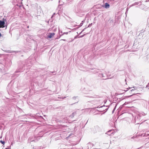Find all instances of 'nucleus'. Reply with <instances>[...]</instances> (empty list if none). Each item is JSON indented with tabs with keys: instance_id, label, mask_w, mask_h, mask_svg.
<instances>
[{
	"instance_id": "obj_1",
	"label": "nucleus",
	"mask_w": 149,
	"mask_h": 149,
	"mask_svg": "<svg viewBox=\"0 0 149 149\" xmlns=\"http://www.w3.org/2000/svg\"><path fill=\"white\" fill-rule=\"evenodd\" d=\"M140 120V117L139 116H137V118H135V123H136V124H140L141 123H140V122L139 121Z\"/></svg>"
},
{
	"instance_id": "obj_2",
	"label": "nucleus",
	"mask_w": 149,
	"mask_h": 149,
	"mask_svg": "<svg viewBox=\"0 0 149 149\" xmlns=\"http://www.w3.org/2000/svg\"><path fill=\"white\" fill-rule=\"evenodd\" d=\"M102 6L105 8H108L109 7L110 5L108 3H105L104 6Z\"/></svg>"
},
{
	"instance_id": "obj_3",
	"label": "nucleus",
	"mask_w": 149,
	"mask_h": 149,
	"mask_svg": "<svg viewBox=\"0 0 149 149\" xmlns=\"http://www.w3.org/2000/svg\"><path fill=\"white\" fill-rule=\"evenodd\" d=\"M55 35L54 33H49V35L48 36V38H51Z\"/></svg>"
},
{
	"instance_id": "obj_4",
	"label": "nucleus",
	"mask_w": 149,
	"mask_h": 149,
	"mask_svg": "<svg viewBox=\"0 0 149 149\" xmlns=\"http://www.w3.org/2000/svg\"><path fill=\"white\" fill-rule=\"evenodd\" d=\"M5 23L4 21L0 20V26H3Z\"/></svg>"
},
{
	"instance_id": "obj_5",
	"label": "nucleus",
	"mask_w": 149,
	"mask_h": 149,
	"mask_svg": "<svg viewBox=\"0 0 149 149\" xmlns=\"http://www.w3.org/2000/svg\"><path fill=\"white\" fill-rule=\"evenodd\" d=\"M76 112H74L73 113L70 115V117H71V118H73L74 116L76 115Z\"/></svg>"
},
{
	"instance_id": "obj_6",
	"label": "nucleus",
	"mask_w": 149,
	"mask_h": 149,
	"mask_svg": "<svg viewBox=\"0 0 149 149\" xmlns=\"http://www.w3.org/2000/svg\"><path fill=\"white\" fill-rule=\"evenodd\" d=\"M140 2H135L132 5L130 6V7L134 6L136 5H137L139 4V3H140Z\"/></svg>"
},
{
	"instance_id": "obj_7",
	"label": "nucleus",
	"mask_w": 149,
	"mask_h": 149,
	"mask_svg": "<svg viewBox=\"0 0 149 149\" xmlns=\"http://www.w3.org/2000/svg\"><path fill=\"white\" fill-rule=\"evenodd\" d=\"M99 76L103 78L104 77L103 74H99Z\"/></svg>"
},
{
	"instance_id": "obj_8",
	"label": "nucleus",
	"mask_w": 149,
	"mask_h": 149,
	"mask_svg": "<svg viewBox=\"0 0 149 149\" xmlns=\"http://www.w3.org/2000/svg\"><path fill=\"white\" fill-rule=\"evenodd\" d=\"M0 142L2 144H3V145L5 143V142L4 141H1V140L0 141Z\"/></svg>"
},
{
	"instance_id": "obj_9",
	"label": "nucleus",
	"mask_w": 149,
	"mask_h": 149,
	"mask_svg": "<svg viewBox=\"0 0 149 149\" xmlns=\"http://www.w3.org/2000/svg\"><path fill=\"white\" fill-rule=\"evenodd\" d=\"M85 34H84V35H81V36H79L78 37V38H82V37H84V36H85Z\"/></svg>"
},
{
	"instance_id": "obj_10",
	"label": "nucleus",
	"mask_w": 149,
	"mask_h": 149,
	"mask_svg": "<svg viewBox=\"0 0 149 149\" xmlns=\"http://www.w3.org/2000/svg\"><path fill=\"white\" fill-rule=\"evenodd\" d=\"M116 105L115 107L114 108V109H113V111H112V113H113L114 111L116 109Z\"/></svg>"
},
{
	"instance_id": "obj_11",
	"label": "nucleus",
	"mask_w": 149,
	"mask_h": 149,
	"mask_svg": "<svg viewBox=\"0 0 149 149\" xmlns=\"http://www.w3.org/2000/svg\"><path fill=\"white\" fill-rule=\"evenodd\" d=\"M61 34H60V33H59V35H60L59 38H60V37L61 36H62V35H63V33H62V31H61Z\"/></svg>"
},
{
	"instance_id": "obj_12",
	"label": "nucleus",
	"mask_w": 149,
	"mask_h": 149,
	"mask_svg": "<svg viewBox=\"0 0 149 149\" xmlns=\"http://www.w3.org/2000/svg\"><path fill=\"white\" fill-rule=\"evenodd\" d=\"M83 22V21H82V23H81L80 24V26H81L82 25H83V23H82V22Z\"/></svg>"
},
{
	"instance_id": "obj_13",
	"label": "nucleus",
	"mask_w": 149,
	"mask_h": 149,
	"mask_svg": "<svg viewBox=\"0 0 149 149\" xmlns=\"http://www.w3.org/2000/svg\"><path fill=\"white\" fill-rule=\"evenodd\" d=\"M68 32H65V33H63V35H64V34H68Z\"/></svg>"
},
{
	"instance_id": "obj_14",
	"label": "nucleus",
	"mask_w": 149,
	"mask_h": 149,
	"mask_svg": "<svg viewBox=\"0 0 149 149\" xmlns=\"http://www.w3.org/2000/svg\"><path fill=\"white\" fill-rule=\"evenodd\" d=\"M86 29V28H85L84 29L79 33V34H80L83 32V31H84V29Z\"/></svg>"
},
{
	"instance_id": "obj_15",
	"label": "nucleus",
	"mask_w": 149,
	"mask_h": 149,
	"mask_svg": "<svg viewBox=\"0 0 149 149\" xmlns=\"http://www.w3.org/2000/svg\"><path fill=\"white\" fill-rule=\"evenodd\" d=\"M77 97H73V99L75 100V99H76V98Z\"/></svg>"
},
{
	"instance_id": "obj_16",
	"label": "nucleus",
	"mask_w": 149,
	"mask_h": 149,
	"mask_svg": "<svg viewBox=\"0 0 149 149\" xmlns=\"http://www.w3.org/2000/svg\"><path fill=\"white\" fill-rule=\"evenodd\" d=\"M95 70H96L95 72H95V73H97V72L98 71L96 70H97L95 69Z\"/></svg>"
},
{
	"instance_id": "obj_17",
	"label": "nucleus",
	"mask_w": 149,
	"mask_h": 149,
	"mask_svg": "<svg viewBox=\"0 0 149 149\" xmlns=\"http://www.w3.org/2000/svg\"><path fill=\"white\" fill-rule=\"evenodd\" d=\"M134 89H136V87H132Z\"/></svg>"
},
{
	"instance_id": "obj_18",
	"label": "nucleus",
	"mask_w": 149,
	"mask_h": 149,
	"mask_svg": "<svg viewBox=\"0 0 149 149\" xmlns=\"http://www.w3.org/2000/svg\"><path fill=\"white\" fill-rule=\"evenodd\" d=\"M91 24H89V25H88V27H91Z\"/></svg>"
},
{
	"instance_id": "obj_19",
	"label": "nucleus",
	"mask_w": 149,
	"mask_h": 149,
	"mask_svg": "<svg viewBox=\"0 0 149 149\" xmlns=\"http://www.w3.org/2000/svg\"><path fill=\"white\" fill-rule=\"evenodd\" d=\"M58 30H59V32H58L59 33H60V30H59V28L58 29Z\"/></svg>"
},
{
	"instance_id": "obj_20",
	"label": "nucleus",
	"mask_w": 149,
	"mask_h": 149,
	"mask_svg": "<svg viewBox=\"0 0 149 149\" xmlns=\"http://www.w3.org/2000/svg\"><path fill=\"white\" fill-rule=\"evenodd\" d=\"M61 40H63L65 41H66V40H65V39Z\"/></svg>"
},
{
	"instance_id": "obj_21",
	"label": "nucleus",
	"mask_w": 149,
	"mask_h": 149,
	"mask_svg": "<svg viewBox=\"0 0 149 149\" xmlns=\"http://www.w3.org/2000/svg\"><path fill=\"white\" fill-rule=\"evenodd\" d=\"M6 149H10V148H6Z\"/></svg>"
},
{
	"instance_id": "obj_22",
	"label": "nucleus",
	"mask_w": 149,
	"mask_h": 149,
	"mask_svg": "<svg viewBox=\"0 0 149 149\" xmlns=\"http://www.w3.org/2000/svg\"><path fill=\"white\" fill-rule=\"evenodd\" d=\"M134 90V89H132V90H131V91H132Z\"/></svg>"
},
{
	"instance_id": "obj_23",
	"label": "nucleus",
	"mask_w": 149,
	"mask_h": 149,
	"mask_svg": "<svg viewBox=\"0 0 149 149\" xmlns=\"http://www.w3.org/2000/svg\"><path fill=\"white\" fill-rule=\"evenodd\" d=\"M1 36V33H0V37Z\"/></svg>"
},
{
	"instance_id": "obj_24",
	"label": "nucleus",
	"mask_w": 149,
	"mask_h": 149,
	"mask_svg": "<svg viewBox=\"0 0 149 149\" xmlns=\"http://www.w3.org/2000/svg\"><path fill=\"white\" fill-rule=\"evenodd\" d=\"M15 53H16L18 52L17 51H15Z\"/></svg>"
},
{
	"instance_id": "obj_25",
	"label": "nucleus",
	"mask_w": 149,
	"mask_h": 149,
	"mask_svg": "<svg viewBox=\"0 0 149 149\" xmlns=\"http://www.w3.org/2000/svg\"><path fill=\"white\" fill-rule=\"evenodd\" d=\"M103 79H106V78H103Z\"/></svg>"
},
{
	"instance_id": "obj_26",
	"label": "nucleus",
	"mask_w": 149,
	"mask_h": 149,
	"mask_svg": "<svg viewBox=\"0 0 149 149\" xmlns=\"http://www.w3.org/2000/svg\"><path fill=\"white\" fill-rule=\"evenodd\" d=\"M101 107H105V106H102Z\"/></svg>"
},
{
	"instance_id": "obj_27",
	"label": "nucleus",
	"mask_w": 149,
	"mask_h": 149,
	"mask_svg": "<svg viewBox=\"0 0 149 149\" xmlns=\"http://www.w3.org/2000/svg\"><path fill=\"white\" fill-rule=\"evenodd\" d=\"M76 38V37H75L74 38L75 39Z\"/></svg>"
},
{
	"instance_id": "obj_28",
	"label": "nucleus",
	"mask_w": 149,
	"mask_h": 149,
	"mask_svg": "<svg viewBox=\"0 0 149 149\" xmlns=\"http://www.w3.org/2000/svg\"><path fill=\"white\" fill-rule=\"evenodd\" d=\"M125 81H126V79H125Z\"/></svg>"
},
{
	"instance_id": "obj_29",
	"label": "nucleus",
	"mask_w": 149,
	"mask_h": 149,
	"mask_svg": "<svg viewBox=\"0 0 149 149\" xmlns=\"http://www.w3.org/2000/svg\"><path fill=\"white\" fill-rule=\"evenodd\" d=\"M29 27V26H27V28H28Z\"/></svg>"
}]
</instances>
